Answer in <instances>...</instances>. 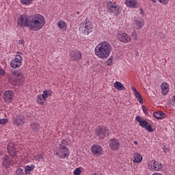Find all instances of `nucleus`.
Here are the masks:
<instances>
[{
	"label": "nucleus",
	"instance_id": "f257e3e1",
	"mask_svg": "<svg viewBox=\"0 0 175 175\" xmlns=\"http://www.w3.org/2000/svg\"><path fill=\"white\" fill-rule=\"evenodd\" d=\"M17 24L22 28H28L29 31H40L46 25V18L40 14L31 16L22 14L18 18Z\"/></svg>",
	"mask_w": 175,
	"mask_h": 175
},
{
	"label": "nucleus",
	"instance_id": "f03ea898",
	"mask_svg": "<svg viewBox=\"0 0 175 175\" xmlns=\"http://www.w3.org/2000/svg\"><path fill=\"white\" fill-rule=\"evenodd\" d=\"M94 54L100 59H106L111 54V44L107 41L98 43L94 49Z\"/></svg>",
	"mask_w": 175,
	"mask_h": 175
},
{
	"label": "nucleus",
	"instance_id": "7ed1b4c3",
	"mask_svg": "<svg viewBox=\"0 0 175 175\" xmlns=\"http://www.w3.org/2000/svg\"><path fill=\"white\" fill-rule=\"evenodd\" d=\"M55 154L58 157V158L65 159L66 157H69V155H70V151L66 146L60 145L57 150L55 151Z\"/></svg>",
	"mask_w": 175,
	"mask_h": 175
},
{
	"label": "nucleus",
	"instance_id": "20e7f679",
	"mask_svg": "<svg viewBox=\"0 0 175 175\" xmlns=\"http://www.w3.org/2000/svg\"><path fill=\"white\" fill-rule=\"evenodd\" d=\"M107 12L110 14H113V16H118L120 14V7L116 3L111 1H108L107 3Z\"/></svg>",
	"mask_w": 175,
	"mask_h": 175
},
{
	"label": "nucleus",
	"instance_id": "39448f33",
	"mask_svg": "<svg viewBox=\"0 0 175 175\" xmlns=\"http://www.w3.org/2000/svg\"><path fill=\"white\" fill-rule=\"evenodd\" d=\"M110 131L104 126H98L96 129V135L98 136L100 139H105V137L109 136Z\"/></svg>",
	"mask_w": 175,
	"mask_h": 175
},
{
	"label": "nucleus",
	"instance_id": "423d86ee",
	"mask_svg": "<svg viewBox=\"0 0 175 175\" xmlns=\"http://www.w3.org/2000/svg\"><path fill=\"white\" fill-rule=\"evenodd\" d=\"M93 30L94 28H92V25H91V24L82 23L80 25L79 31L81 33H83V35H90Z\"/></svg>",
	"mask_w": 175,
	"mask_h": 175
},
{
	"label": "nucleus",
	"instance_id": "0eeeda50",
	"mask_svg": "<svg viewBox=\"0 0 175 175\" xmlns=\"http://www.w3.org/2000/svg\"><path fill=\"white\" fill-rule=\"evenodd\" d=\"M148 167L152 172H159L162 169V164L155 160H152L148 161Z\"/></svg>",
	"mask_w": 175,
	"mask_h": 175
},
{
	"label": "nucleus",
	"instance_id": "6e6552de",
	"mask_svg": "<svg viewBox=\"0 0 175 175\" xmlns=\"http://www.w3.org/2000/svg\"><path fill=\"white\" fill-rule=\"evenodd\" d=\"M27 120L25 119V117L23 115H17L16 117L13 118L12 120V124L15 126H23L24 124H25V122Z\"/></svg>",
	"mask_w": 175,
	"mask_h": 175
},
{
	"label": "nucleus",
	"instance_id": "1a4fd4ad",
	"mask_svg": "<svg viewBox=\"0 0 175 175\" xmlns=\"http://www.w3.org/2000/svg\"><path fill=\"white\" fill-rule=\"evenodd\" d=\"M23 64V57L20 55H16L15 58L12 59L10 61V66L14 69L19 68V66Z\"/></svg>",
	"mask_w": 175,
	"mask_h": 175
},
{
	"label": "nucleus",
	"instance_id": "9d476101",
	"mask_svg": "<svg viewBox=\"0 0 175 175\" xmlns=\"http://www.w3.org/2000/svg\"><path fill=\"white\" fill-rule=\"evenodd\" d=\"M117 38L120 42H122V43H129V42H131L132 40L131 36L126 33H119L117 35Z\"/></svg>",
	"mask_w": 175,
	"mask_h": 175
},
{
	"label": "nucleus",
	"instance_id": "9b49d317",
	"mask_svg": "<svg viewBox=\"0 0 175 175\" xmlns=\"http://www.w3.org/2000/svg\"><path fill=\"white\" fill-rule=\"evenodd\" d=\"M91 151L93 155L99 157L100 155H102L103 152V149L101 148L100 146L98 144H94L91 147Z\"/></svg>",
	"mask_w": 175,
	"mask_h": 175
},
{
	"label": "nucleus",
	"instance_id": "f8f14e48",
	"mask_svg": "<svg viewBox=\"0 0 175 175\" xmlns=\"http://www.w3.org/2000/svg\"><path fill=\"white\" fill-rule=\"evenodd\" d=\"M13 98H14V93L11 90H7L4 92L3 98L5 103H11Z\"/></svg>",
	"mask_w": 175,
	"mask_h": 175
},
{
	"label": "nucleus",
	"instance_id": "ddd939ff",
	"mask_svg": "<svg viewBox=\"0 0 175 175\" xmlns=\"http://www.w3.org/2000/svg\"><path fill=\"white\" fill-rule=\"evenodd\" d=\"M120 142L117 139H111L109 140V147L113 151H117L120 148Z\"/></svg>",
	"mask_w": 175,
	"mask_h": 175
},
{
	"label": "nucleus",
	"instance_id": "4468645a",
	"mask_svg": "<svg viewBox=\"0 0 175 175\" xmlns=\"http://www.w3.org/2000/svg\"><path fill=\"white\" fill-rule=\"evenodd\" d=\"M8 151L10 155H11V157H16L17 150H16V147L14 146V144L13 142H10L8 144Z\"/></svg>",
	"mask_w": 175,
	"mask_h": 175
},
{
	"label": "nucleus",
	"instance_id": "2eb2a0df",
	"mask_svg": "<svg viewBox=\"0 0 175 175\" xmlns=\"http://www.w3.org/2000/svg\"><path fill=\"white\" fill-rule=\"evenodd\" d=\"M70 55L73 61H79V59H81V53L79 51H70Z\"/></svg>",
	"mask_w": 175,
	"mask_h": 175
},
{
	"label": "nucleus",
	"instance_id": "dca6fc26",
	"mask_svg": "<svg viewBox=\"0 0 175 175\" xmlns=\"http://www.w3.org/2000/svg\"><path fill=\"white\" fill-rule=\"evenodd\" d=\"M131 90H133L135 98L137 99L138 102H139L140 105H143V98L142 97L140 93H139L137 90L135 88V86H131Z\"/></svg>",
	"mask_w": 175,
	"mask_h": 175
},
{
	"label": "nucleus",
	"instance_id": "f3484780",
	"mask_svg": "<svg viewBox=\"0 0 175 175\" xmlns=\"http://www.w3.org/2000/svg\"><path fill=\"white\" fill-rule=\"evenodd\" d=\"M153 116L154 118H157V120H165L166 118V114L165 112H162L161 111H156L153 113Z\"/></svg>",
	"mask_w": 175,
	"mask_h": 175
},
{
	"label": "nucleus",
	"instance_id": "a211bd4d",
	"mask_svg": "<svg viewBox=\"0 0 175 175\" xmlns=\"http://www.w3.org/2000/svg\"><path fill=\"white\" fill-rule=\"evenodd\" d=\"M161 93L163 95H167V92H169V84L167 83L164 82L161 84Z\"/></svg>",
	"mask_w": 175,
	"mask_h": 175
},
{
	"label": "nucleus",
	"instance_id": "6ab92c4d",
	"mask_svg": "<svg viewBox=\"0 0 175 175\" xmlns=\"http://www.w3.org/2000/svg\"><path fill=\"white\" fill-rule=\"evenodd\" d=\"M124 3L128 8H135L137 5V1L136 0H125Z\"/></svg>",
	"mask_w": 175,
	"mask_h": 175
},
{
	"label": "nucleus",
	"instance_id": "aec40b11",
	"mask_svg": "<svg viewBox=\"0 0 175 175\" xmlns=\"http://www.w3.org/2000/svg\"><path fill=\"white\" fill-rule=\"evenodd\" d=\"M11 161L8 156H4L3 158L2 165L3 167L8 169L9 166H10Z\"/></svg>",
	"mask_w": 175,
	"mask_h": 175
},
{
	"label": "nucleus",
	"instance_id": "412c9836",
	"mask_svg": "<svg viewBox=\"0 0 175 175\" xmlns=\"http://www.w3.org/2000/svg\"><path fill=\"white\" fill-rule=\"evenodd\" d=\"M31 128L33 132H39L40 131V125L38 122H31Z\"/></svg>",
	"mask_w": 175,
	"mask_h": 175
},
{
	"label": "nucleus",
	"instance_id": "4be33fe9",
	"mask_svg": "<svg viewBox=\"0 0 175 175\" xmlns=\"http://www.w3.org/2000/svg\"><path fill=\"white\" fill-rule=\"evenodd\" d=\"M113 87L118 91H124V90H125V87L120 81L115 82L113 83Z\"/></svg>",
	"mask_w": 175,
	"mask_h": 175
},
{
	"label": "nucleus",
	"instance_id": "5701e85b",
	"mask_svg": "<svg viewBox=\"0 0 175 175\" xmlns=\"http://www.w3.org/2000/svg\"><path fill=\"white\" fill-rule=\"evenodd\" d=\"M36 100L38 105H44V103H46V100L44 98L42 94H40L37 96Z\"/></svg>",
	"mask_w": 175,
	"mask_h": 175
},
{
	"label": "nucleus",
	"instance_id": "b1692460",
	"mask_svg": "<svg viewBox=\"0 0 175 175\" xmlns=\"http://www.w3.org/2000/svg\"><path fill=\"white\" fill-rule=\"evenodd\" d=\"M57 27L62 29V31H66V28H68L66 23L64 22V21H59L57 22Z\"/></svg>",
	"mask_w": 175,
	"mask_h": 175
},
{
	"label": "nucleus",
	"instance_id": "393cba45",
	"mask_svg": "<svg viewBox=\"0 0 175 175\" xmlns=\"http://www.w3.org/2000/svg\"><path fill=\"white\" fill-rule=\"evenodd\" d=\"M142 161H143V156L139 153H135L133 162L135 163H141Z\"/></svg>",
	"mask_w": 175,
	"mask_h": 175
},
{
	"label": "nucleus",
	"instance_id": "a878e982",
	"mask_svg": "<svg viewBox=\"0 0 175 175\" xmlns=\"http://www.w3.org/2000/svg\"><path fill=\"white\" fill-rule=\"evenodd\" d=\"M42 96L46 100L47 98L53 95V91L50 90H45L43 91L42 94H41Z\"/></svg>",
	"mask_w": 175,
	"mask_h": 175
},
{
	"label": "nucleus",
	"instance_id": "bb28decb",
	"mask_svg": "<svg viewBox=\"0 0 175 175\" xmlns=\"http://www.w3.org/2000/svg\"><path fill=\"white\" fill-rule=\"evenodd\" d=\"M35 169V165H27L25 167V172L26 174H31V172Z\"/></svg>",
	"mask_w": 175,
	"mask_h": 175
},
{
	"label": "nucleus",
	"instance_id": "cd10ccee",
	"mask_svg": "<svg viewBox=\"0 0 175 175\" xmlns=\"http://www.w3.org/2000/svg\"><path fill=\"white\" fill-rule=\"evenodd\" d=\"M12 75L13 76H14L15 77H21V78H23L24 77V75L23 74V72L18 70H14L12 72Z\"/></svg>",
	"mask_w": 175,
	"mask_h": 175
},
{
	"label": "nucleus",
	"instance_id": "c85d7f7f",
	"mask_svg": "<svg viewBox=\"0 0 175 175\" xmlns=\"http://www.w3.org/2000/svg\"><path fill=\"white\" fill-rule=\"evenodd\" d=\"M135 29H142L144 25V21H135Z\"/></svg>",
	"mask_w": 175,
	"mask_h": 175
},
{
	"label": "nucleus",
	"instance_id": "c756f323",
	"mask_svg": "<svg viewBox=\"0 0 175 175\" xmlns=\"http://www.w3.org/2000/svg\"><path fill=\"white\" fill-rule=\"evenodd\" d=\"M34 159H36V161H40V159H43V156H42V154L36 152L34 153L33 155Z\"/></svg>",
	"mask_w": 175,
	"mask_h": 175
},
{
	"label": "nucleus",
	"instance_id": "7c9ffc66",
	"mask_svg": "<svg viewBox=\"0 0 175 175\" xmlns=\"http://www.w3.org/2000/svg\"><path fill=\"white\" fill-rule=\"evenodd\" d=\"M33 1V0H21V3H22V5H31V3H32V2Z\"/></svg>",
	"mask_w": 175,
	"mask_h": 175
},
{
	"label": "nucleus",
	"instance_id": "2f4dec72",
	"mask_svg": "<svg viewBox=\"0 0 175 175\" xmlns=\"http://www.w3.org/2000/svg\"><path fill=\"white\" fill-rule=\"evenodd\" d=\"M148 124V122L146 121V120H142V122H140L139 125L142 126V128H145L147 126V125Z\"/></svg>",
	"mask_w": 175,
	"mask_h": 175
},
{
	"label": "nucleus",
	"instance_id": "473e14b6",
	"mask_svg": "<svg viewBox=\"0 0 175 175\" xmlns=\"http://www.w3.org/2000/svg\"><path fill=\"white\" fill-rule=\"evenodd\" d=\"M146 131H147L148 132H154V129H152V127H151V125L150 124H147V126L145 128Z\"/></svg>",
	"mask_w": 175,
	"mask_h": 175
},
{
	"label": "nucleus",
	"instance_id": "72a5a7b5",
	"mask_svg": "<svg viewBox=\"0 0 175 175\" xmlns=\"http://www.w3.org/2000/svg\"><path fill=\"white\" fill-rule=\"evenodd\" d=\"M131 37L134 40H137L138 36H137V33H136V31H133L131 33Z\"/></svg>",
	"mask_w": 175,
	"mask_h": 175
},
{
	"label": "nucleus",
	"instance_id": "f704fd0d",
	"mask_svg": "<svg viewBox=\"0 0 175 175\" xmlns=\"http://www.w3.org/2000/svg\"><path fill=\"white\" fill-rule=\"evenodd\" d=\"M8 122L9 120L8 118L0 119V124L1 125H5V124H8Z\"/></svg>",
	"mask_w": 175,
	"mask_h": 175
},
{
	"label": "nucleus",
	"instance_id": "c9c22d12",
	"mask_svg": "<svg viewBox=\"0 0 175 175\" xmlns=\"http://www.w3.org/2000/svg\"><path fill=\"white\" fill-rule=\"evenodd\" d=\"M74 174L75 175H79V174H81V170H80V168H76L75 170H74Z\"/></svg>",
	"mask_w": 175,
	"mask_h": 175
},
{
	"label": "nucleus",
	"instance_id": "e433bc0d",
	"mask_svg": "<svg viewBox=\"0 0 175 175\" xmlns=\"http://www.w3.org/2000/svg\"><path fill=\"white\" fill-rule=\"evenodd\" d=\"M159 3H162V5H167L169 3V0H158Z\"/></svg>",
	"mask_w": 175,
	"mask_h": 175
},
{
	"label": "nucleus",
	"instance_id": "4c0bfd02",
	"mask_svg": "<svg viewBox=\"0 0 175 175\" xmlns=\"http://www.w3.org/2000/svg\"><path fill=\"white\" fill-rule=\"evenodd\" d=\"M113 64V57H110L107 60V65H111Z\"/></svg>",
	"mask_w": 175,
	"mask_h": 175
},
{
	"label": "nucleus",
	"instance_id": "58836bf2",
	"mask_svg": "<svg viewBox=\"0 0 175 175\" xmlns=\"http://www.w3.org/2000/svg\"><path fill=\"white\" fill-rule=\"evenodd\" d=\"M163 151L165 153L169 152L170 151V148H166V146H164V148H163Z\"/></svg>",
	"mask_w": 175,
	"mask_h": 175
},
{
	"label": "nucleus",
	"instance_id": "ea45409f",
	"mask_svg": "<svg viewBox=\"0 0 175 175\" xmlns=\"http://www.w3.org/2000/svg\"><path fill=\"white\" fill-rule=\"evenodd\" d=\"M135 120L137 122H139L140 124L141 122H142L143 120H142V117L140 116H136Z\"/></svg>",
	"mask_w": 175,
	"mask_h": 175
},
{
	"label": "nucleus",
	"instance_id": "a19ab883",
	"mask_svg": "<svg viewBox=\"0 0 175 175\" xmlns=\"http://www.w3.org/2000/svg\"><path fill=\"white\" fill-rule=\"evenodd\" d=\"M142 111L145 114H147L148 111H147V108L146 107V106L142 105Z\"/></svg>",
	"mask_w": 175,
	"mask_h": 175
},
{
	"label": "nucleus",
	"instance_id": "79ce46f5",
	"mask_svg": "<svg viewBox=\"0 0 175 175\" xmlns=\"http://www.w3.org/2000/svg\"><path fill=\"white\" fill-rule=\"evenodd\" d=\"M9 81L10 82V83H14H14H17V80H14V82H13V78H12V77H10V79H9Z\"/></svg>",
	"mask_w": 175,
	"mask_h": 175
},
{
	"label": "nucleus",
	"instance_id": "37998d69",
	"mask_svg": "<svg viewBox=\"0 0 175 175\" xmlns=\"http://www.w3.org/2000/svg\"><path fill=\"white\" fill-rule=\"evenodd\" d=\"M0 75L1 76H3V75H5V70H3V69H0Z\"/></svg>",
	"mask_w": 175,
	"mask_h": 175
},
{
	"label": "nucleus",
	"instance_id": "c03bdc74",
	"mask_svg": "<svg viewBox=\"0 0 175 175\" xmlns=\"http://www.w3.org/2000/svg\"><path fill=\"white\" fill-rule=\"evenodd\" d=\"M18 43H19V44H24V43H25V42L24 41V40H19Z\"/></svg>",
	"mask_w": 175,
	"mask_h": 175
},
{
	"label": "nucleus",
	"instance_id": "a18cd8bd",
	"mask_svg": "<svg viewBox=\"0 0 175 175\" xmlns=\"http://www.w3.org/2000/svg\"><path fill=\"white\" fill-rule=\"evenodd\" d=\"M133 143H134V144H135V146H137V144H138L137 141H134Z\"/></svg>",
	"mask_w": 175,
	"mask_h": 175
},
{
	"label": "nucleus",
	"instance_id": "49530a36",
	"mask_svg": "<svg viewBox=\"0 0 175 175\" xmlns=\"http://www.w3.org/2000/svg\"><path fill=\"white\" fill-rule=\"evenodd\" d=\"M152 2H154V3H156L157 0H151Z\"/></svg>",
	"mask_w": 175,
	"mask_h": 175
},
{
	"label": "nucleus",
	"instance_id": "de8ad7c7",
	"mask_svg": "<svg viewBox=\"0 0 175 175\" xmlns=\"http://www.w3.org/2000/svg\"><path fill=\"white\" fill-rule=\"evenodd\" d=\"M141 13H143V9L140 8Z\"/></svg>",
	"mask_w": 175,
	"mask_h": 175
},
{
	"label": "nucleus",
	"instance_id": "09e8293b",
	"mask_svg": "<svg viewBox=\"0 0 175 175\" xmlns=\"http://www.w3.org/2000/svg\"><path fill=\"white\" fill-rule=\"evenodd\" d=\"M173 98H174V100L175 102V95L173 96Z\"/></svg>",
	"mask_w": 175,
	"mask_h": 175
}]
</instances>
